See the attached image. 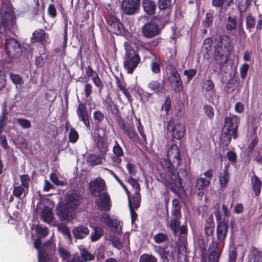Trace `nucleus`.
Wrapping results in <instances>:
<instances>
[{
    "label": "nucleus",
    "mask_w": 262,
    "mask_h": 262,
    "mask_svg": "<svg viewBox=\"0 0 262 262\" xmlns=\"http://www.w3.org/2000/svg\"><path fill=\"white\" fill-rule=\"evenodd\" d=\"M76 113L78 119L82 121L87 127H90V116L88 113L86 104L85 103H79L78 105Z\"/></svg>",
    "instance_id": "nucleus-20"
},
{
    "label": "nucleus",
    "mask_w": 262,
    "mask_h": 262,
    "mask_svg": "<svg viewBox=\"0 0 262 262\" xmlns=\"http://www.w3.org/2000/svg\"><path fill=\"white\" fill-rule=\"evenodd\" d=\"M203 111L206 116L210 119H212L214 117L213 108L210 105L206 104L203 106Z\"/></svg>",
    "instance_id": "nucleus-57"
},
{
    "label": "nucleus",
    "mask_w": 262,
    "mask_h": 262,
    "mask_svg": "<svg viewBox=\"0 0 262 262\" xmlns=\"http://www.w3.org/2000/svg\"><path fill=\"white\" fill-rule=\"evenodd\" d=\"M237 27V22L235 17L228 16L226 22V29L229 31L234 30Z\"/></svg>",
    "instance_id": "nucleus-39"
},
{
    "label": "nucleus",
    "mask_w": 262,
    "mask_h": 262,
    "mask_svg": "<svg viewBox=\"0 0 262 262\" xmlns=\"http://www.w3.org/2000/svg\"><path fill=\"white\" fill-rule=\"evenodd\" d=\"M182 163L180 150L176 144H172L167 152V158L160 159V164L164 171H172Z\"/></svg>",
    "instance_id": "nucleus-2"
},
{
    "label": "nucleus",
    "mask_w": 262,
    "mask_h": 262,
    "mask_svg": "<svg viewBox=\"0 0 262 262\" xmlns=\"http://www.w3.org/2000/svg\"><path fill=\"white\" fill-rule=\"evenodd\" d=\"M74 210L66 203L61 204L56 208V214L61 221H70L72 219Z\"/></svg>",
    "instance_id": "nucleus-18"
},
{
    "label": "nucleus",
    "mask_w": 262,
    "mask_h": 262,
    "mask_svg": "<svg viewBox=\"0 0 262 262\" xmlns=\"http://www.w3.org/2000/svg\"><path fill=\"white\" fill-rule=\"evenodd\" d=\"M80 261L86 262L93 260L95 258V255L89 252L85 248L80 249Z\"/></svg>",
    "instance_id": "nucleus-37"
},
{
    "label": "nucleus",
    "mask_w": 262,
    "mask_h": 262,
    "mask_svg": "<svg viewBox=\"0 0 262 262\" xmlns=\"http://www.w3.org/2000/svg\"><path fill=\"white\" fill-rule=\"evenodd\" d=\"M168 239V235L163 233H158L154 236V241L157 244L163 243Z\"/></svg>",
    "instance_id": "nucleus-54"
},
{
    "label": "nucleus",
    "mask_w": 262,
    "mask_h": 262,
    "mask_svg": "<svg viewBox=\"0 0 262 262\" xmlns=\"http://www.w3.org/2000/svg\"><path fill=\"white\" fill-rule=\"evenodd\" d=\"M113 152L115 156H123L122 148L120 146L116 140L115 141V145L113 148Z\"/></svg>",
    "instance_id": "nucleus-58"
},
{
    "label": "nucleus",
    "mask_w": 262,
    "mask_h": 262,
    "mask_svg": "<svg viewBox=\"0 0 262 262\" xmlns=\"http://www.w3.org/2000/svg\"><path fill=\"white\" fill-rule=\"evenodd\" d=\"M93 118L96 127L105 132L108 121L103 113L100 111H95L93 113Z\"/></svg>",
    "instance_id": "nucleus-21"
},
{
    "label": "nucleus",
    "mask_w": 262,
    "mask_h": 262,
    "mask_svg": "<svg viewBox=\"0 0 262 262\" xmlns=\"http://www.w3.org/2000/svg\"><path fill=\"white\" fill-rule=\"evenodd\" d=\"M171 0H158V7L160 11L166 12V15H169L172 9Z\"/></svg>",
    "instance_id": "nucleus-29"
},
{
    "label": "nucleus",
    "mask_w": 262,
    "mask_h": 262,
    "mask_svg": "<svg viewBox=\"0 0 262 262\" xmlns=\"http://www.w3.org/2000/svg\"><path fill=\"white\" fill-rule=\"evenodd\" d=\"M140 62L138 50H126L123 64L128 74H133Z\"/></svg>",
    "instance_id": "nucleus-4"
},
{
    "label": "nucleus",
    "mask_w": 262,
    "mask_h": 262,
    "mask_svg": "<svg viewBox=\"0 0 262 262\" xmlns=\"http://www.w3.org/2000/svg\"><path fill=\"white\" fill-rule=\"evenodd\" d=\"M102 156L91 154L88 157V161L92 166H96L101 164Z\"/></svg>",
    "instance_id": "nucleus-43"
},
{
    "label": "nucleus",
    "mask_w": 262,
    "mask_h": 262,
    "mask_svg": "<svg viewBox=\"0 0 262 262\" xmlns=\"http://www.w3.org/2000/svg\"><path fill=\"white\" fill-rule=\"evenodd\" d=\"M126 168L128 173L131 176L130 177L136 176L137 173V168L136 165L134 163H132L130 162H128L126 164Z\"/></svg>",
    "instance_id": "nucleus-59"
},
{
    "label": "nucleus",
    "mask_w": 262,
    "mask_h": 262,
    "mask_svg": "<svg viewBox=\"0 0 262 262\" xmlns=\"http://www.w3.org/2000/svg\"><path fill=\"white\" fill-rule=\"evenodd\" d=\"M95 202L98 209L104 212H108L112 207L111 200L110 195L106 192H102L101 195L97 196Z\"/></svg>",
    "instance_id": "nucleus-16"
},
{
    "label": "nucleus",
    "mask_w": 262,
    "mask_h": 262,
    "mask_svg": "<svg viewBox=\"0 0 262 262\" xmlns=\"http://www.w3.org/2000/svg\"><path fill=\"white\" fill-rule=\"evenodd\" d=\"M172 219L170 223V228L173 232L174 234L176 233L179 231V227L180 225V221H179L181 217L172 216Z\"/></svg>",
    "instance_id": "nucleus-44"
},
{
    "label": "nucleus",
    "mask_w": 262,
    "mask_h": 262,
    "mask_svg": "<svg viewBox=\"0 0 262 262\" xmlns=\"http://www.w3.org/2000/svg\"><path fill=\"white\" fill-rule=\"evenodd\" d=\"M161 33L159 25L152 20L146 23L141 28V33L146 38H153Z\"/></svg>",
    "instance_id": "nucleus-12"
},
{
    "label": "nucleus",
    "mask_w": 262,
    "mask_h": 262,
    "mask_svg": "<svg viewBox=\"0 0 262 262\" xmlns=\"http://www.w3.org/2000/svg\"><path fill=\"white\" fill-rule=\"evenodd\" d=\"M168 69L169 84L175 93H180L183 89V82L180 75L176 68L172 65L168 66Z\"/></svg>",
    "instance_id": "nucleus-6"
},
{
    "label": "nucleus",
    "mask_w": 262,
    "mask_h": 262,
    "mask_svg": "<svg viewBox=\"0 0 262 262\" xmlns=\"http://www.w3.org/2000/svg\"><path fill=\"white\" fill-rule=\"evenodd\" d=\"M160 60L155 57V60H152L150 63V68L151 71L155 73L158 74L160 72Z\"/></svg>",
    "instance_id": "nucleus-49"
},
{
    "label": "nucleus",
    "mask_w": 262,
    "mask_h": 262,
    "mask_svg": "<svg viewBox=\"0 0 262 262\" xmlns=\"http://www.w3.org/2000/svg\"><path fill=\"white\" fill-rule=\"evenodd\" d=\"M47 13L48 15L52 18H54L57 16V10L54 4L49 5Z\"/></svg>",
    "instance_id": "nucleus-63"
},
{
    "label": "nucleus",
    "mask_w": 262,
    "mask_h": 262,
    "mask_svg": "<svg viewBox=\"0 0 262 262\" xmlns=\"http://www.w3.org/2000/svg\"><path fill=\"white\" fill-rule=\"evenodd\" d=\"M21 49V47L18 41L13 37L8 38L5 42V49Z\"/></svg>",
    "instance_id": "nucleus-35"
},
{
    "label": "nucleus",
    "mask_w": 262,
    "mask_h": 262,
    "mask_svg": "<svg viewBox=\"0 0 262 262\" xmlns=\"http://www.w3.org/2000/svg\"><path fill=\"white\" fill-rule=\"evenodd\" d=\"M214 215L217 222L216 225V237L219 242H224L225 241L228 231V222H226L225 220H222L221 214L220 212V205L216 203L214 206Z\"/></svg>",
    "instance_id": "nucleus-3"
},
{
    "label": "nucleus",
    "mask_w": 262,
    "mask_h": 262,
    "mask_svg": "<svg viewBox=\"0 0 262 262\" xmlns=\"http://www.w3.org/2000/svg\"><path fill=\"white\" fill-rule=\"evenodd\" d=\"M181 204L179 199H174L172 202L171 216L181 217Z\"/></svg>",
    "instance_id": "nucleus-34"
},
{
    "label": "nucleus",
    "mask_w": 262,
    "mask_h": 262,
    "mask_svg": "<svg viewBox=\"0 0 262 262\" xmlns=\"http://www.w3.org/2000/svg\"><path fill=\"white\" fill-rule=\"evenodd\" d=\"M58 231L70 241L72 242V237L69 227L64 224H61L58 226Z\"/></svg>",
    "instance_id": "nucleus-42"
},
{
    "label": "nucleus",
    "mask_w": 262,
    "mask_h": 262,
    "mask_svg": "<svg viewBox=\"0 0 262 262\" xmlns=\"http://www.w3.org/2000/svg\"><path fill=\"white\" fill-rule=\"evenodd\" d=\"M140 0H122L121 9L125 15H133L138 13Z\"/></svg>",
    "instance_id": "nucleus-13"
},
{
    "label": "nucleus",
    "mask_w": 262,
    "mask_h": 262,
    "mask_svg": "<svg viewBox=\"0 0 262 262\" xmlns=\"http://www.w3.org/2000/svg\"><path fill=\"white\" fill-rule=\"evenodd\" d=\"M100 221L105 225L115 228V230H117L118 228L117 225H114V223L113 219L111 217L109 214L106 212L101 214L100 216Z\"/></svg>",
    "instance_id": "nucleus-36"
},
{
    "label": "nucleus",
    "mask_w": 262,
    "mask_h": 262,
    "mask_svg": "<svg viewBox=\"0 0 262 262\" xmlns=\"http://www.w3.org/2000/svg\"><path fill=\"white\" fill-rule=\"evenodd\" d=\"M40 216L44 222L47 223H51L54 219L52 209L45 206L41 211Z\"/></svg>",
    "instance_id": "nucleus-30"
},
{
    "label": "nucleus",
    "mask_w": 262,
    "mask_h": 262,
    "mask_svg": "<svg viewBox=\"0 0 262 262\" xmlns=\"http://www.w3.org/2000/svg\"><path fill=\"white\" fill-rule=\"evenodd\" d=\"M12 193L14 196L19 199L23 194H24V197L25 198L28 193V190L19 185L14 187Z\"/></svg>",
    "instance_id": "nucleus-40"
},
{
    "label": "nucleus",
    "mask_w": 262,
    "mask_h": 262,
    "mask_svg": "<svg viewBox=\"0 0 262 262\" xmlns=\"http://www.w3.org/2000/svg\"><path fill=\"white\" fill-rule=\"evenodd\" d=\"M20 180L21 182V185L22 187L28 190L29 189V183L30 180V177L28 174H23L20 176Z\"/></svg>",
    "instance_id": "nucleus-55"
},
{
    "label": "nucleus",
    "mask_w": 262,
    "mask_h": 262,
    "mask_svg": "<svg viewBox=\"0 0 262 262\" xmlns=\"http://www.w3.org/2000/svg\"><path fill=\"white\" fill-rule=\"evenodd\" d=\"M251 184L252 189L256 196H258L260 194L261 192V189L262 187V183L259 178L254 175L251 179Z\"/></svg>",
    "instance_id": "nucleus-32"
},
{
    "label": "nucleus",
    "mask_w": 262,
    "mask_h": 262,
    "mask_svg": "<svg viewBox=\"0 0 262 262\" xmlns=\"http://www.w3.org/2000/svg\"><path fill=\"white\" fill-rule=\"evenodd\" d=\"M79 139V134L76 130L71 127L69 134V141L71 143H75Z\"/></svg>",
    "instance_id": "nucleus-50"
},
{
    "label": "nucleus",
    "mask_w": 262,
    "mask_h": 262,
    "mask_svg": "<svg viewBox=\"0 0 262 262\" xmlns=\"http://www.w3.org/2000/svg\"><path fill=\"white\" fill-rule=\"evenodd\" d=\"M89 229L87 226L79 225L75 227L73 230V234L76 239H82L89 234Z\"/></svg>",
    "instance_id": "nucleus-27"
},
{
    "label": "nucleus",
    "mask_w": 262,
    "mask_h": 262,
    "mask_svg": "<svg viewBox=\"0 0 262 262\" xmlns=\"http://www.w3.org/2000/svg\"><path fill=\"white\" fill-rule=\"evenodd\" d=\"M110 110L112 114L116 116V119L118 123V124L121 122V121H124V119L122 117L119 110L118 108L117 104H115L112 107L110 108Z\"/></svg>",
    "instance_id": "nucleus-48"
},
{
    "label": "nucleus",
    "mask_w": 262,
    "mask_h": 262,
    "mask_svg": "<svg viewBox=\"0 0 262 262\" xmlns=\"http://www.w3.org/2000/svg\"><path fill=\"white\" fill-rule=\"evenodd\" d=\"M256 23L255 18L251 14L247 15L246 17V26L247 29L250 30L254 28Z\"/></svg>",
    "instance_id": "nucleus-53"
},
{
    "label": "nucleus",
    "mask_w": 262,
    "mask_h": 262,
    "mask_svg": "<svg viewBox=\"0 0 262 262\" xmlns=\"http://www.w3.org/2000/svg\"><path fill=\"white\" fill-rule=\"evenodd\" d=\"M104 169L108 171L113 177L115 178V179L117 181V182L120 185V186L122 187V188L124 190L126 194L129 196V192L128 190L127 189L126 186L124 185V184L122 182V181L119 178V177L117 176V175L112 170L108 169L107 168H105Z\"/></svg>",
    "instance_id": "nucleus-51"
},
{
    "label": "nucleus",
    "mask_w": 262,
    "mask_h": 262,
    "mask_svg": "<svg viewBox=\"0 0 262 262\" xmlns=\"http://www.w3.org/2000/svg\"><path fill=\"white\" fill-rule=\"evenodd\" d=\"M202 26L204 28H208L211 27L213 24V13L207 12L205 14V18L202 23Z\"/></svg>",
    "instance_id": "nucleus-45"
},
{
    "label": "nucleus",
    "mask_w": 262,
    "mask_h": 262,
    "mask_svg": "<svg viewBox=\"0 0 262 262\" xmlns=\"http://www.w3.org/2000/svg\"><path fill=\"white\" fill-rule=\"evenodd\" d=\"M89 189L92 195L99 196L106 189L104 180L100 177L91 181L88 184Z\"/></svg>",
    "instance_id": "nucleus-14"
},
{
    "label": "nucleus",
    "mask_w": 262,
    "mask_h": 262,
    "mask_svg": "<svg viewBox=\"0 0 262 262\" xmlns=\"http://www.w3.org/2000/svg\"><path fill=\"white\" fill-rule=\"evenodd\" d=\"M110 241L113 246L115 248L120 249L122 246V243L120 239L117 236H112L110 237Z\"/></svg>",
    "instance_id": "nucleus-62"
},
{
    "label": "nucleus",
    "mask_w": 262,
    "mask_h": 262,
    "mask_svg": "<svg viewBox=\"0 0 262 262\" xmlns=\"http://www.w3.org/2000/svg\"><path fill=\"white\" fill-rule=\"evenodd\" d=\"M47 58V54L43 52L40 53L39 56H37L35 58V64L37 68H41L45 64Z\"/></svg>",
    "instance_id": "nucleus-47"
},
{
    "label": "nucleus",
    "mask_w": 262,
    "mask_h": 262,
    "mask_svg": "<svg viewBox=\"0 0 262 262\" xmlns=\"http://www.w3.org/2000/svg\"><path fill=\"white\" fill-rule=\"evenodd\" d=\"M221 254V251L220 250L217 251L215 250H211L208 255L209 262H219Z\"/></svg>",
    "instance_id": "nucleus-52"
},
{
    "label": "nucleus",
    "mask_w": 262,
    "mask_h": 262,
    "mask_svg": "<svg viewBox=\"0 0 262 262\" xmlns=\"http://www.w3.org/2000/svg\"><path fill=\"white\" fill-rule=\"evenodd\" d=\"M161 38H156L147 42L138 41L135 43L137 49H148L150 47H156L162 43Z\"/></svg>",
    "instance_id": "nucleus-25"
},
{
    "label": "nucleus",
    "mask_w": 262,
    "mask_h": 262,
    "mask_svg": "<svg viewBox=\"0 0 262 262\" xmlns=\"http://www.w3.org/2000/svg\"><path fill=\"white\" fill-rule=\"evenodd\" d=\"M197 72L196 69H190L188 70H185L183 74L187 77V81L189 82L192 78L196 75Z\"/></svg>",
    "instance_id": "nucleus-56"
},
{
    "label": "nucleus",
    "mask_w": 262,
    "mask_h": 262,
    "mask_svg": "<svg viewBox=\"0 0 262 262\" xmlns=\"http://www.w3.org/2000/svg\"><path fill=\"white\" fill-rule=\"evenodd\" d=\"M139 262H158V259L153 255L143 253L140 255Z\"/></svg>",
    "instance_id": "nucleus-46"
},
{
    "label": "nucleus",
    "mask_w": 262,
    "mask_h": 262,
    "mask_svg": "<svg viewBox=\"0 0 262 262\" xmlns=\"http://www.w3.org/2000/svg\"><path fill=\"white\" fill-rule=\"evenodd\" d=\"M176 168L172 171H159V182L169 188V190L179 196L180 189L183 188L182 179L188 176V172L186 168H180L177 171Z\"/></svg>",
    "instance_id": "nucleus-1"
},
{
    "label": "nucleus",
    "mask_w": 262,
    "mask_h": 262,
    "mask_svg": "<svg viewBox=\"0 0 262 262\" xmlns=\"http://www.w3.org/2000/svg\"><path fill=\"white\" fill-rule=\"evenodd\" d=\"M105 19L108 25V30L118 35H124L127 30L120 19L112 14L106 16Z\"/></svg>",
    "instance_id": "nucleus-7"
},
{
    "label": "nucleus",
    "mask_w": 262,
    "mask_h": 262,
    "mask_svg": "<svg viewBox=\"0 0 262 262\" xmlns=\"http://www.w3.org/2000/svg\"><path fill=\"white\" fill-rule=\"evenodd\" d=\"M127 181L137 191L136 192L140 191V186L136 179H134L133 177H129Z\"/></svg>",
    "instance_id": "nucleus-60"
},
{
    "label": "nucleus",
    "mask_w": 262,
    "mask_h": 262,
    "mask_svg": "<svg viewBox=\"0 0 262 262\" xmlns=\"http://www.w3.org/2000/svg\"><path fill=\"white\" fill-rule=\"evenodd\" d=\"M48 37V34H47L43 29H37L32 33L31 38V43L28 44L24 42V48H26L25 45H26V47L30 48V49H34L31 46L34 43H38L40 45V48H42L43 49H45L46 48V43Z\"/></svg>",
    "instance_id": "nucleus-8"
},
{
    "label": "nucleus",
    "mask_w": 262,
    "mask_h": 262,
    "mask_svg": "<svg viewBox=\"0 0 262 262\" xmlns=\"http://www.w3.org/2000/svg\"><path fill=\"white\" fill-rule=\"evenodd\" d=\"M239 117L236 115H230L224 119V125L223 129L234 135V137H237V128L239 123Z\"/></svg>",
    "instance_id": "nucleus-15"
},
{
    "label": "nucleus",
    "mask_w": 262,
    "mask_h": 262,
    "mask_svg": "<svg viewBox=\"0 0 262 262\" xmlns=\"http://www.w3.org/2000/svg\"><path fill=\"white\" fill-rule=\"evenodd\" d=\"M230 180V174L229 173V166L225 165L219 176V182L221 188H225Z\"/></svg>",
    "instance_id": "nucleus-26"
},
{
    "label": "nucleus",
    "mask_w": 262,
    "mask_h": 262,
    "mask_svg": "<svg viewBox=\"0 0 262 262\" xmlns=\"http://www.w3.org/2000/svg\"><path fill=\"white\" fill-rule=\"evenodd\" d=\"M214 87V83L211 79H207L204 82L203 88L206 92L212 91Z\"/></svg>",
    "instance_id": "nucleus-61"
},
{
    "label": "nucleus",
    "mask_w": 262,
    "mask_h": 262,
    "mask_svg": "<svg viewBox=\"0 0 262 262\" xmlns=\"http://www.w3.org/2000/svg\"><path fill=\"white\" fill-rule=\"evenodd\" d=\"M149 90L152 91L154 93L158 94L162 93L163 90V85L161 83L160 80H151L147 84Z\"/></svg>",
    "instance_id": "nucleus-33"
},
{
    "label": "nucleus",
    "mask_w": 262,
    "mask_h": 262,
    "mask_svg": "<svg viewBox=\"0 0 262 262\" xmlns=\"http://www.w3.org/2000/svg\"><path fill=\"white\" fill-rule=\"evenodd\" d=\"M142 6L147 15L152 16L156 13L157 4L155 0H142Z\"/></svg>",
    "instance_id": "nucleus-24"
},
{
    "label": "nucleus",
    "mask_w": 262,
    "mask_h": 262,
    "mask_svg": "<svg viewBox=\"0 0 262 262\" xmlns=\"http://www.w3.org/2000/svg\"><path fill=\"white\" fill-rule=\"evenodd\" d=\"M214 49H233V43L231 38L226 35H219L214 39Z\"/></svg>",
    "instance_id": "nucleus-17"
},
{
    "label": "nucleus",
    "mask_w": 262,
    "mask_h": 262,
    "mask_svg": "<svg viewBox=\"0 0 262 262\" xmlns=\"http://www.w3.org/2000/svg\"><path fill=\"white\" fill-rule=\"evenodd\" d=\"M17 123L25 129L29 128L31 126L30 121L26 119L21 118H18Z\"/></svg>",
    "instance_id": "nucleus-64"
},
{
    "label": "nucleus",
    "mask_w": 262,
    "mask_h": 262,
    "mask_svg": "<svg viewBox=\"0 0 262 262\" xmlns=\"http://www.w3.org/2000/svg\"><path fill=\"white\" fill-rule=\"evenodd\" d=\"M6 58L12 60L21 56L23 50H5Z\"/></svg>",
    "instance_id": "nucleus-41"
},
{
    "label": "nucleus",
    "mask_w": 262,
    "mask_h": 262,
    "mask_svg": "<svg viewBox=\"0 0 262 262\" xmlns=\"http://www.w3.org/2000/svg\"><path fill=\"white\" fill-rule=\"evenodd\" d=\"M14 18V12L7 3H3L0 9V30L6 28L13 26Z\"/></svg>",
    "instance_id": "nucleus-5"
},
{
    "label": "nucleus",
    "mask_w": 262,
    "mask_h": 262,
    "mask_svg": "<svg viewBox=\"0 0 262 262\" xmlns=\"http://www.w3.org/2000/svg\"><path fill=\"white\" fill-rule=\"evenodd\" d=\"M210 184V180L204 178H198L195 185V193L197 195L202 198L204 194V189Z\"/></svg>",
    "instance_id": "nucleus-23"
},
{
    "label": "nucleus",
    "mask_w": 262,
    "mask_h": 262,
    "mask_svg": "<svg viewBox=\"0 0 262 262\" xmlns=\"http://www.w3.org/2000/svg\"><path fill=\"white\" fill-rule=\"evenodd\" d=\"M167 130L171 133V137L173 139L180 140L184 136L185 132V125L181 123L175 122L174 118L171 117L167 122Z\"/></svg>",
    "instance_id": "nucleus-9"
},
{
    "label": "nucleus",
    "mask_w": 262,
    "mask_h": 262,
    "mask_svg": "<svg viewBox=\"0 0 262 262\" xmlns=\"http://www.w3.org/2000/svg\"><path fill=\"white\" fill-rule=\"evenodd\" d=\"M236 139L237 137H234V135H232V132L222 129V133L220 136L221 142L226 146H228L231 141V139Z\"/></svg>",
    "instance_id": "nucleus-31"
},
{
    "label": "nucleus",
    "mask_w": 262,
    "mask_h": 262,
    "mask_svg": "<svg viewBox=\"0 0 262 262\" xmlns=\"http://www.w3.org/2000/svg\"><path fill=\"white\" fill-rule=\"evenodd\" d=\"M82 200V195L76 190L68 191L64 196L65 203L75 210L81 205Z\"/></svg>",
    "instance_id": "nucleus-10"
},
{
    "label": "nucleus",
    "mask_w": 262,
    "mask_h": 262,
    "mask_svg": "<svg viewBox=\"0 0 262 262\" xmlns=\"http://www.w3.org/2000/svg\"><path fill=\"white\" fill-rule=\"evenodd\" d=\"M215 229V223L214 222L213 216L210 215L207 220L204 226L205 234L208 237L212 236L214 238V232Z\"/></svg>",
    "instance_id": "nucleus-28"
},
{
    "label": "nucleus",
    "mask_w": 262,
    "mask_h": 262,
    "mask_svg": "<svg viewBox=\"0 0 262 262\" xmlns=\"http://www.w3.org/2000/svg\"><path fill=\"white\" fill-rule=\"evenodd\" d=\"M94 141L95 147L104 158L108 150V143L107 138L105 135V132H103L102 134L99 133L98 130L95 132Z\"/></svg>",
    "instance_id": "nucleus-11"
},
{
    "label": "nucleus",
    "mask_w": 262,
    "mask_h": 262,
    "mask_svg": "<svg viewBox=\"0 0 262 262\" xmlns=\"http://www.w3.org/2000/svg\"><path fill=\"white\" fill-rule=\"evenodd\" d=\"M231 50H214V59L217 64L223 66L226 63L231 54Z\"/></svg>",
    "instance_id": "nucleus-22"
},
{
    "label": "nucleus",
    "mask_w": 262,
    "mask_h": 262,
    "mask_svg": "<svg viewBox=\"0 0 262 262\" xmlns=\"http://www.w3.org/2000/svg\"><path fill=\"white\" fill-rule=\"evenodd\" d=\"M120 128L126 135L128 138L133 142H137L139 141V137L134 128L133 125L126 123L124 120L118 124Z\"/></svg>",
    "instance_id": "nucleus-19"
},
{
    "label": "nucleus",
    "mask_w": 262,
    "mask_h": 262,
    "mask_svg": "<svg viewBox=\"0 0 262 262\" xmlns=\"http://www.w3.org/2000/svg\"><path fill=\"white\" fill-rule=\"evenodd\" d=\"M103 235V230L100 227H94V231L91 234V241L95 242L98 241Z\"/></svg>",
    "instance_id": "nucleus-38"
}]
</instances>
